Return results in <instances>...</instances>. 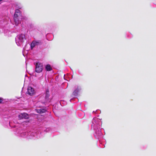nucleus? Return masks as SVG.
<instances>
[{"label":"nucleus","instance_id":"12","mask_svg":"<svg viewBox=\"0 0 156 156\" xmlns=\"http://www.w3.org/2000/svg\"><path fill=\"white\" fill-rule=\"evenodd\" d=\"M35 42L34 41L32 42L31 44V48L32 49L35 45Z\"/></svg>","mask_w":156,"mask_h":156},{"label":"nucleus","instance_id":"11","mask_svg":"<svg viewBox=\"0 0 156 156\" xmlns=\"http://www.w3.org/2000/svg\"><path fill=\"white\" fill-rule=\"evenodd\" d=\"M36 110L38 113H44L46 111V110L44 109H37Z\"/></svg>","mask_w":156,"mask_h":156},{"label":"nucleus","instance_id":"5","mask_svg":"<svg viewBox=\"0 0 156 156\" xmlns=\"http://www.w3.org/2000/svg\"><path fill=\"white\" fill-rule=\"evenodd\" d=\"M29 135L31 136V137H29L30 138H32V136H37V134L35 132H34L31 133H28L27 132H23L21 133V136L22 137H27Z\"/></svg>","mask_w":156,"mask_h":156},{"label":"nucleus","instance_id":"3","mask_svg":"<svg viewBox=\"0 0 156 156\" xmlns=\"http://www.w3.org/2000/svg\"><path fill=\"white\" fill-rule=\"evenodd\" d=\"M36 72L37 73L41 72L44 69V66L43 63L40 62H37L35 64Z\"/></svg>","mask_w":156,"mask_h":156},{"label":"nucleus","instance_id":"13","mask_svg":"<svg viewBox=\"0 0 156 156\" xmlns=\"http://www.w3.org/2000/svg\"><path fill=\"white\" fill-rule=\"evenodd\" d=\"M2 101H3V100H2V98H0V103H2Z\"/></svg>","mask_w":156,"mask_h":156},{"label":"nucleus","instance_id":"14","mask_svg":"<svg viewBox=\"0 0 156 156\" xmlns=\"http://www.w3.org/2000/svg\"><path fill=\"white\" fill-rule=\"evenodd\" d=\"M63 102V101H60V104H61Z\"/></svg>","mask_w":156,"mask_h":156},{"label":"nucleus","instance_id":"4","mask_svg":"<svg viewBox=\"0 0 156 156\" xmlns=\"http://www.w3.org/2000/svg\"><path fill=\"white\" fill-rule=\"evenodd\" d=\"M20 15V11L18 9H16L14 16V22L16 25H17L20 23L19 20V16Z\"/></svg>","mask_w":156,"mask_h":156},{"label":"nucleus","instance_id":"9","mask_svg":"<svg viewBox=\"0 0 156 156\" xmlns=\"http://www.w3.org/2000/svg\"><path fill=\"white\" fill-rule=\"evenodd\" d=\"M45 69L47 71H50L52 69L51 66L49 64L45 66Z\"/></svg>","mask_w":156,"mask_h":156},{"label":"nucleus","instance_id":"2","mask_svg":"<svg viewBox=\"0 0 156 156\" xmlns=\"http://www.w3.org/2000/svg\"><path fill=\"white\" fill-rule=\"evenodd\" d=\"M25 39V36L24 34H20L16 37L15 39L16 42L18 46H21Z\"/></svg>","mask_w":156,"mask_h":156},{"label":"nucleus","instance_id":"7","mask_svg":"<svg viewBox=\"0 0 156 156\" xmlns=\"http://www.w3.org/2000/svg\"><path fill=\"white\" fill-rule=\"evenodd\" d=\"M27 92L29 95H32L34 94V89L31 87H28L27 89Z\"/></svg>","mask_w":156,"mask_h":156},{"label":"nucleus","instance_id":"8","mask_svg":"<svg viewBox=\"0 0 156 156\" xmlns=\"http://www.w3.org/2000/svg\"><path fill=\"white\" fill-rule=\"evenodd\" d=\"M80 90V87H78L73 92V94L75 96H76L77 95L78 93Z\"/></svg>","mask_w":156,"mask_h":156},{"label":"nucleus","instance_id":"1","mask_svg":"<svg viewBox=\"0 0 156 156\" xmlns=\"http://www.w3.org/2000/svg\"><path fill=\"white\" fill-rule=\"evenodd\" d=\"M101 122L100 119L96 117H94L92 121L91 128L95 130L94 134L96 138L99 139L102 135V133L101 131L100 127Z\"/></svg>","mask_w":156,"mask_h":156},{"label":"nucleus","instance_id":"6","mask_svg":"<svg viewBox=\"0 0 156 156\" xmlns=\"http://www.w3.org/2000/svg\"><path fill=\"white\" fill-rule=\"evenodd\" d=\"M18 117L20 119H27L29 118V116L27 114L23 113L20 114Z\"/></svg>","mask_w":156,"mask_h":156},{"label":"nucleus","instance_id":"10","mask_svg":"<svg viewBox=\"0 0 156 156\" xmlns=\"http://www.w3.org/2000/svg\"><path fill=\"white\" fill-rule=\"evenodd\" d=\"M48 91H47L46 94V96H45V99L47 101H50V100L49 98V95L48 93Z\"/></svg>","mask_w":156,"mask_h":156},{"label":"nucleus","instance_id":"15","mask_svg":"<svg viewBox=\"0 0 156 156\" xmlns=\"http://www.w3.org/2000/svg\"><path fill=\"white\" fill-rule=\"evenodd\" d=\"M27 123L26 122H23V125H24V123Z\"/></svg>","mask_w":156,"mask_h":156}]
</instances>
